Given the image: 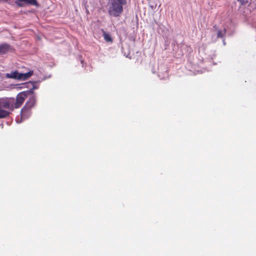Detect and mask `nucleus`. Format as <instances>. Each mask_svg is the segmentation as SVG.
Returning a JSON list of instances; mask_svg holds the SVG:
<instances>
[{
  "label": "nucleus",
  "instance_id": "423d86ee",
  "mask_svg": "<svg viewBox=\"0 0 256 256\" xmlns=\"http://www.w3.org/2000/svg\"><path fill=\"white\" fill-rule=\"evenodd\" d=\"M33 74L32 70H30L26 73H20L19 74V80H25L29 78Z\"/></svg>",
  "mask_w": 256,
  "mask_h": 256
},
{
  "label": "nucleus",
  "instance_id": "f257e3e1",
  "mask_svg": "<svg viewBox=\"0 0 256 256\" xmlns=\"http://www.w3.org/2000/svg\"><path fill=\"white\" fill-rule=\"evenodd\" d=\"M12 103L14 98H0V118L8 116L10 112L7 110H14Z\"/></svg>",
  "mask_w": 256,
  "mask_h": 256
},
{
  "label": "nucleus",
  "instance_id": "20e7f679",
  "mask_svg": "<svg viewBox=\"0 0 256 256\" xmlns=\"http://www.w3.org/2000/svg\"><path fill=\"white\" fill-rule=\"evenodd\" d=\"M32 93H33V88L18 93L16 96V98H14V103H12L14 108H20L25 100Z\"/></svg>",
  "mask_w": 256,
  "mask_h": 256
},
{
  "label": "nucleus",
  "instance_id": "9b49d317",
  "mask_svg": "<svg viewBox=\"0 0 256 256\" xmlns=\"http://www.w3.org/2000/svg\"><path fill=\"white\" fill-rule=\"evenodd\" d=\"M247 2H247V1H246V2L242 1V4H246V3H247Z\"/></svg>",
  "mask_w": 256,
  "mask_h": 256
},
{
  "label": "nucleus",
  "instance_id": "1a4fd4ad",
  "mask_svg": "<svg viewBox=\"0 0 256 256\" xmlns=\"http://www.w3.org/2000/svg\"><path fill=\"white\" fill-rule=\"evenodd\" d=\"M103 36L104 38V39L108 42H112V38L106 32H104L103 33Z\"/></svg>",
  "mask_w": 256,
  "mask_h": 256
},
{
  "label": "nucleus",
  "instance_id": "39448f33",
  "mask_svg": "<svg viewBox=\"0 0 256 256\" xmlns=\"http://www.w3.org/2000/svg\"><path fill=\"white\" fill-rule=\"evenodd\" d=\"M15 4L19 7H23L25 4L38 6L36 0H16Z\"/></svg>",
  "mask_w": 256,
  "mask_h": 256
},
{
  "label": "nucleus",
  "instance_id": "f03ea898",
  "mask_svg": "<svg viewBox=\"0 0 256 256\" xmlns=\"http://www.w3.org/2000/svg\"><path fill=\"white\" fill-rule=\"evenodd\" d=\"M28 97V100L20 110L21 116L24 118H27L30 116V110L34 106L36 102V96L34 92L33 93L30 94Z\"/></svg>",
  "mask_w": 256,
  "mask_h": 256
},
{
  "label": "nucleus",
  "instance_id": "9d476101",
  "mask_svg": "<svg viewBox=\"0 0 256 256\" xmlns=\"http://www.w3.org/2000/svg\"><path fill=\"white\" fill-rule=\"evenodd\" d=\"M224 32H223L222 31H220V30L218 31V37H222L223 36Z\"/></svg>",
  "mask_w": 256,
  "mask_h": 256
},
{
  "label": "nucleus",
  "instance_id": "7ed1b4c3",
  "mask_svg": "<svg viewBox=\"0 0 256 256\" xmlns=\"http://www.w3.org/2000/svg\"><path fill=\"white\" fill-rule=\"evenodd\" d=\"M126 3H121L116 0H109L108 3V13L114 17L118 16L123 10L122 5Z\"/></svg>",
  "mask_w": 256,
  "mask_h": 256
},
{
  "label": "nucleus",
  "instance_id": "6e6552de",
  "mask_svg": "<svg viewBox=\"0 0 256 256\" xmlns=\"http://www.w3.org/2000/svg\"><path fill=\"white\" fill-rule=\"evenodd\" d=\"M19 74L20 72L17 70H15L11 72L10 74H6V77L7 78H14L19 80Z\"/></svg>",
  "mask_w": 256,
  "mask_h": 256
},
{
  "label": "nucleus",
  "instance_id": "0eeeda50",
  "mask_svg": "<svg viewBox=\"0 0 256 256\" xmlns=\"http://www.w3.org/2000/svg\"><path fill=\"white\" fill-rule=\"evenodd\" d=\"M10 49V46L8 44H3L0 46V54H5Z\"/></svg>",
  "mask_w": 256,
  "mask_h": 256
}]
</instances>
